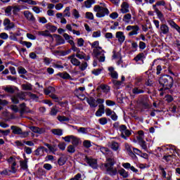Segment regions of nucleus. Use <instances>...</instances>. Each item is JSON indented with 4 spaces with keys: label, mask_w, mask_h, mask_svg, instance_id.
<instances>
[{
    "label": "nucleus",
    "mask_w": 180,
    "mask_h": 180,
    "mask_svg": "<svg viewBox=\"0 0 180 180\" xmlns=\"http://www.w3.org/2000/svg\"><path fill=\"white\" fill-rule=\"evenodd\" d=\"M100 151L106 157V163L103 164L101 166L105 168V171L110 174V176H115L119 173L122 178H129V172L122 168L117 171V168H113V165L116 164L115 158H113V152L106 147H100Z\"/></svg>",
    "instance_id": "f257e3e1"
},
{
    "label": "nucleus",
    "mask_w": 180,
    "mask_h": 180,
    "mask_svg": "<svg viewBox=\"0 0 180 180\" xmlns=\"http://www.w3.org/2000/svg\"><path fill=\"white\" fill-rule=\"evenodd\" d=\"M91 49H94L93 53L95 54L96 57L98 59L100 63H104L105 61V51L102 49V47L99 46V41H94L90 44Z\"/></svg>",
    "instance_id": "f03ea898"
},
{
    "label": "nucleus",
    "mask_w": 180,
    "mask_h": 180,
    "mask_svg": "<svg viewBox=\"0 0 180 180\" xmlns=\"http://www.w3.org/2000/svg\"><path fill=\"white\" fill-rule=\"evenodd\" d=\"M159 83L163 86V88H160V91L171 89L174 85V78L168 75H165L159 78Z\"/></svg>",
    "instance_id": "7ed1b4c3"
},
{
    "label": "nucleus",
    "mask_w": 180,
    "mask_h": 180,
    "mask_svg": "<svg viewBox=\"0 0 180 180\" xmlns=\"http://www.w3.org/2000/svg\"><path fill=\"white\" fill-rule=\"evenodd\" d=\"M94 11L96 12V18H105V16H108L109 13H110L108 8L101 6L99 5H96L94 7Z\"/></svg>",
    "instance_id": "20e7f679"
},
{
    "label": "nucleus",
    "mask_w": 180,
    "mask_h": 180,
    "mask_svg": "<svg viewBox=\"0 0 180 180\" xmlns=\"http://www.w3.org/2000/svg\"><path fill=\"white\" fill-rule=\"evenodd\" d=\"M119 130L121 133V137L124 140H127V138L131 136V131L127 129V127L124 124L120 125Z\"/></svg>",
    "instance_id": "39448f33"
},
{
    "label": "nucleus",
    "mask_w": 180,
    "mask_h": 180,
    "mask_svg": "<svg viewBox=\"0 0 180 180\" xmlns=\"http://www.w3.org/2000/svg\"><path fill=\"white\" fill-rule=\"evenodd\" d=\"M126 30L129 32L128 36H137L139 34V30H140V27L139 25H128L126 27Z\"/></svg>",
    "instance_id": "423d86ee"
},
{
    "label": "nucleus",
    "mask_w": 180,
    "mask_h": 180,
    "mask_svg": "<svg viewBox=\"0 0 180 180\" xmlns=\"http://www.w3.org/2000/svg\"><path fill=\"white\" fill-rule=\"evenodd\" d=\"M115 37L117 38L118 42L120 44H123L124 43V40H126V36L124 35V32L118 31L115 33Z\"/></svg>",
    "instance_id": "0eeeda50"
},
{
    "label": "nucleus",
    "mask_w": 180,
    "mask_h": 180,
    "mask_svg": "<svg viewBox=\"0 0 180 180\" xmlns=\"http://www.w3.org/2000/svg\"><path fill=\"white\" fill-rule=\"evenodd\" d=\"M23 15L27 20H29V22H32L33 23L36 22V18H34V15H33V13H32V12L29 11H25L23 12Z\"/></svg>",
    "instance_id": "6e6552de"
},
{
    "label": "nucleus",
    "mask_w": 180,
    "mask_h": 180,
    "mask_svg": "<svg viewBox=\"0 0 180 180\" xmlns=\"http://www.w3.org/2000/svg\"><path fill=\"white\" fill-rule=\"evenodd\" d=\"M68 59L70 60V63L71 64H72V65H75V67H79V65H81V61H79V60L75 58V54H72L70 56H69Z\"/></svg>",
    "instance_id": "1a4fd4ad"
},
{
    "label": "nucleus",
    "mask_w": 180,
    "mask_h": 180,
    "mask_svg": "<svg viewBox=\"0 0 180 180\" xmlns=\"http://www.w3.org/2000/svg\"><path fill=\"white\" fill-rule=\"evenodd\" d=\"M38 36H44V37H50L51 41H54V38L53 37V35L50 34V31L45 30V31H39L38 32Z\"/></svg>",
    "instance_id": "9d476101"
},
{
    "label": "nucleus",
    "mask_w": 180,
    "mask_h": 180,
    "mask_svg": "<svg viewBox=\"0 0 180 180\" xmlns=\"http://www.w3.org/2000/svg\"><path fill=\"white\" fill-rule=\"evenodd\" d=\"M86 162L91 168H98V160H96V159L87 158Z\"/></svg>",
    "instance_id": "9b49d317"
},
{
    "label": "nucleus",
    "mask_w": 180,
    "mask_h": 180,
    "mask_svg": "<svg viewBox=\"0 0 180 180\" xmlns=\"http://www.w3.org/2000/svg\"><path fill=\"white\" fill-rule=\"evenodd\" d=\"M108 71L111 78H113V79H117V78H119V75L117 74V72L115 70V68L109 67Z\"/></svg>",
    "instance_id": "f8f14e48"
},
{
    "label": "nucleus",
    "mask_w": 180,
    "mask_h": 180,
    "mask_svg": "<svg viewBox=\"0 0 180 180\" xmlns=\"http://www.w3.org/2000/svg\"><path fill=\"white\" fill-rule=\"evenodd\" d=\"M123 168H125V169H130L132 171V172H134L135 174H137L139 172V169H136L134 166H131V165L129 162L122 163Z\"/></svg>",
    "instance_id": "ddd939ff"
},
{
    "label": "nucleus",
    "mask_w": 180,
    "mask_h": 180,
    "mask_svg": "<svg viewBox=\"0 0 180 180\" xmlns=\"http://www.w3.org/2000/svg\"><path fill=\"white\" fill-rule=\"evenodd\" d=\"M157 6H158V5H157V3H156L155 5L153 6V8L158 18L160 19V20L162 21V20H164V15L162 14V13L161 11H160L158 10Z\"/></svg>",
    "instance_id": "4468645a"
},
{
    "label": "nucleus",
    "mask_w": 180,
    "mask_h": 180,
    "mask_svg": "<svg viewBox=\"0 0 180 180\" xmlns=\"http://www.w3.org/2000/svg\"><path fill=\"white\" fill-rule=\"evenodd\" d=\"M20 112L23 115V113H30V110L26 106V103H22L20 104Z\"/></svg>",
    "instance_id": "2eb2a0df"
},
{
    "label": "nucleus",
    "mask_w": 180,
    "mask_h": 180,
    "mask_svg": "<svg viewBox=\"0 0 180 180\" xmlns=\"http://www.w3.org/2000/svg\"><path fill=\"white\" fill-rule=\"evenodd\" d=\"M86 102L87 103H89L90 108H96L98 106V103H96V100H95L94 97L87 98Z\"/></svg>",
    "instance_id": "dca6fc26"
},
{
    "label": "nucleus",
    "mask_w": 180,
    "mask_h": 180,
    "mask_svg": "<svg viewBox=\"0 0 180 180\" xmlns=\"http://www.w3.org/2000/svg\"><path fill=\"white\" fill-rule=\"evenodd\" d=\"M132 94L134 95H139L140 94H144V87L143 86H136L132 89Z\"/></svg>",
    "instance_id": "f3484780"
},
{
    "label": "nucleus",
    "mask_w": 180,
    "mask_h": 180,
    "mask_svg": "<svg viewBox=\"0 0 180 180\" xmlns=\"http://www.w3.org/2000/svg\"><path fill=\"white\" fill-rule=\"evenodd\" d=\"M108 146L111 150H113V151H117V150H119V147H120V145L119 143L112 141L109 143Z\"/></svg>",
    "instance_id": "a211bd4d"
},
{
    "label": "nucleus",
    "mask_w": 180,
    "mask_h": 180,
    "mask_svg": "<svg viewBox=\"0 0 180 180\" xmlns=\"http://www.w3.org/2000/svg\"><path fill=\"white\" fill-rule=\"evenodd\" d=\"M125 148H126L129 155H130V157H131V158H136V155H134V153H133V149L134 148V147H131L129 144L126 143Z\"/></svg>",
    "instance_id": "6ab92c4d"
},
{
    "label": "nucleus",
    "mask_w": 180,
    "mask_h": 180,
    "mask_svg": "<svg viewBox=\"0 0 180 180\" xmlns=\"http://www.w3.org/2000/svg\"><path fill=\"white\" fill-rule=\"evenodd\" d=\"M129 4H127V2H123L121 5V12L122 13H129V12H130V11L129 10Z\"/></svg>",
    "instance_id": "aec40b11"
},
{
    "label": "nucleus",
    "mask_w": 180,
    "mask_h": 180,
    "mask_svg": "<svg viewBox=\"0 0 180 180\" xmlns=\"http://www.w3.org/2000/svg\"><path fill=\"white\" fill-rule=\"evenodd\" d=\"M75 56L79 58V60H85V61H88L91 60V56H86V54L84 52H82V53L80 54H76L75 55Z\"/></svg>",
    "instance_id": "412c9836"
},
{
    "label": "nucleus",
    "mask_w": 180,
    "mask_h": 180,
    "mask_svg": "<svg viewBox=\"0 0 180 180\" xmlns=\"http://www.w3.org/2000/svg\"><path fill=\"white\" fill-rule=\"evenodd\" d=\"M53 38L55 37L56 41L58 46L60 45V44H64V43H65V41L64 40L63 37H61L60 35L54 34L53 35Z\"/></svg>",
    "instance_id": "4be33fe9"
},
{
    "label": "nucleus",
    "mask_w": 180,
    "mask_h": 180,
    "mask_svg": "<svg viewBox=\"0 0 180 180\" xmlns=\"http://www.w3.org/2000/svg\"><path fill=\"white\" fill-rule=\"evenodd\" d=\"M160 33H162V34H168V33H169V27L165 24L161 25Z\"/></svg>",
    "instance_id": "5701e85b"
},
{
    "label": "nucleus",
    "mask_w": 180,
    "mask_h": 180,
    "mask_svg": "<svg viewBox=\"0 0 180 180\" xmlns=\"http://www.w3.org/2000/svg\"><path fill=\"white\" fill-rule=\"evenodd\" d=\"M98 108V110L96 112V116L101 117V116L105 113V105H99Z\"/></svg>",
    "instance_id": "b1692460"
},
{
    "label": "nucleus",
    "mask_w": 180,
    "mask_h": 180,
    "mask_svg": "<svg viewBox=\"0 0 180 180\" xmlns=\"http://www.w3.org/2000/svg\"><path fill=\"white\" fill-rule=\"evenodd\" d=\"M4 91L7 94H15V91H16V87L15 86H7L4 88Z\"/></svg>",
    "instance_id": "393cba45"
},
{
    "label": "nucleus",
    "mask_w": 180,
    "mask_h": 180,
    "mask_svg": "<svg viewBox=\"0 0 180 180\" xmlns=\"http://www.w3.org/2000/svg\"><path fill=\"white\" fill-rule=\"evenodd\" d=\"M11 129L12 130L13 134H17L19 136L20 134V132L22 131V128L18 126L12 125L11 127Z\"/></svg>",
    "instance_id": "a878e982"
},
{
    "label": "nucleus",
    "mask_w": 180,
    "mask_h": 180,
    "mask_svg": "<svg viewBox=\"0 0 180 180\" xmlns=\"http://www.w3.org/2000/svg\"><path fill=\"white\" fill-rule=\"evenodd\" d=\"M167 149H169V151H170L172 154H177V155H180L179 149L176 148L175 146L171 145V146H169Z\"/></svg>",
    "instance_id": "bb28decb"
},
{
    "label": "nucleus",
    "mask_w": 180,
    "mask_h": 180,
    "mask_svg": "<svg viewBox=\"0 0 180 180\" xmlns=\"http://www.w3.org/2000/svg\"><path fill=\"white\" fill-rule=\"evenodd\" d=\"M167 149H169V151H170L172 154H177V155H180L179 149L176 148L175 146L171 145V146H169Z\"/></svg>",
    "instance_id": "cd10ccee"
},
{
    "label": "nucleus",
    "mask_w": 180,
    "mask_h": 180,
    "mask_svg": "<svg viewBox=\"0 0 180 180\" xmlns=\"http://www.w3.org/2000/svg\"><path fill=\"white\" fill-rule=\"evenodd\" d=\"M58 77L63 78V79H71V75L68 74L67 72H59L57 74Z\"/></svg>",
    "instance_id": "c85d7f7f"
},
{
    "label": "nucleus",
    "mask_w": 180,
    "mask_h": 180,
    "mask_svg": "<svg viewBox=\"0 0 180 180\" xmlns=\"http://www.w3.org/2000/svg\"><path fill=\"white\" fill-rule=\"evenodd\" d=\"M20 167L21 169L26 171V169H27V159H25V160H20Z\"/></svg>",
    "instance_id": "c756f323"
},
{
    "label": "nucleus",
    "mask_w": 180,
    "mask_h": 180,
    "mask_svg": "<svg viewBox=\"0 0 180 180\" xmlns=\"http://www.w3.org/2000/svg\"><path fill=\"white\" fill-rule=\"evenodd\" d=\"M57 119L60 123H65V122H70V118L64 115H58Z\"/></svg>",
    "instance_id": "7c9ffc66"
},
{
    "label": "nucleus",
    "mask_w": 180,
    "mask_h": 180,
    "mask_svg": "<svg viewBox=\"0 0 180 180\" xmlns=\"http://www.w3.org/2000/svg\"><path fill=\"white\" fill-rule=\"evenodd\" d=\"M44 146H46V147L49 148V151H51L52 154H56V151H57V148L56 147V146H51L46 143H44Z\"/></svg>",
    "instance_id": "2f4dec72"
},
{
    "label": "nucleus",
    "mask_w": 180,
    "mask_h": 180,
    "mask_svg": "<svg viewBox=\"0 0 180 180\" xmlns=\"http://www.w3.org/2000/svg\"><path fill=\"white\" fill-rule=\"evenodd\" d=\"M55 91L56 89H54L53 86H49L48 88L44 89V93L45 95H50V94H53V92Z\"/></svg>",
    "instance_id": "473e14b6"
},
{
    "label": "nucleus",
    "mask_w": 180,
    "mask_h": 180,
    "mask_svg": "<svg viewBox=\"0 0 180 180\" xmlns=\"http://www.w3.org/2000/svg\"><path fill=\"white\" fill-rule=\"evenodd\" d=\"M102 89L103 92H104L105 94H108V92H109V91H110V88L109 87V86L105 85V84H101L98 87V89Z\"/></svg>",
    "instance_id": "72a5a7b5"
},
{
    "label": "nucleus",
    "mask_w": 180,
    "mask_h": 180,
    "mask_svg": "<svg viewBox=\"0 0 180 180\" xmlns=\"http://www.w3.org/2000/svg\"><path fill=\"white\" fill-rule=\"evenodd\" d=\"M58 113V108H57V107L55 105V106H53L51 108V111L49 112V115L51 116H57V114Z\"/></svg>",
    "instance_id": "f704fd0d"
},
{
    "label": "nucleus",
    "mask_w": 180,
    "mask_h": 180,
    "mask_svg": "<svg viewBox=\"0 0 180 180\" xmlns=\"http://www.w3.org/2000/svg\"><path fill=\"white\" fill-rule=\"evenodd\" d=\"M21 86L23 91H32L33 89V86L31 84H23Z\"/></svg>",
    "instance_id": "c9c22d12"
},
{
    "label": "nucleus",
    "mask_w": 180,
    "mask_h": 180,
    "mask_svg": "<svg viewBox=\"0 0 180 180\" xmlns=\"http://www.w3.org/2000/svg\"><path fill=\"white\" fill-rule=\"evenodd\" d=\"M143 58H146L144 53H140L134 58V60L137 63L138 61H141Z\"/></svg>",
    "instance_id": "e433bc0d"
},
{
    "label": "nucleus",
    "mask_w": 180,
    "mask_h": 180,
    "mask_svg": "<svg viewBox=\"0 0 180 180\" xmlns=\"http://www.w3.org/2000/svg\"><path fill=\"white\" fill-rule=\"evenodd\" d=\"M18 2H23L24 4H27L28 5H37V1L34 0H18Z\"/></svg>",
    "instance_id": "4c0bfd02"
},
{
    "label": "nucleus",
    "mask_w": 180,
    "mask_h": 180,
    "mask_svg": "<svg viewBox=\"0 0 180 180\" xmlns=\"http://www.w3.org/2000/svg\"><path fill=\"white\" fill-rule=\"evenodd\" d=\"M131 20V14L130 13H127L124 15L122 19L123 22H124L125 23H130Z\"/></svg>",
    "instance_id": "58836bf2"
},
{
    "label": "nucleus",
    "mask_w": 180,
    "mask_h": 180,
    "mask_svg": "<svg viewBox=\"0 0 180 180\" xmlns=\"http://www.w3.org/2000/svg\"><path fill=\"white\" fill-rule=\"evenodd\" d=\"M169 25L172 27H174V29H176V30L178 32L180 30V27L174 22V20H169L167 21Z\"/></svg>",
    "instance_id": "ea45409f"
},
{
    "label": "nucleus",
    "mask_w": 180,
    "mask_h": 180,
    "mask_svg": "<svg viewBox=\"0 0 180 180\" xmlns=\"http://www.w3.org/2000/svg\"><path fill=\"white\" fill-rule=\"evenodd\" d=\"M51 133L55 134V136H63V129H53L51 130Z\"/></svg>",
    "instance_id": "a19ab883"
},
{
    "label": "nucleus",
    "mask_w": 180,
    "mask_h": 180,
    "mask_svg": "<svg viewBox=\"0 0 180 180\" xmlns=\"http://www.w3.org/2000/svg\"><path fill=\"white\" fill-rule=\"evenodd\" d=\"M174 155H165L163 156L162 160L166 161V162H171L173 160Z\"/></svg>",
    "instance_id": "79ce46f5"
},
{
    "label": "nucleus",
    "mask_w": 180,
    "mask_h": 180,
    "mask_svg": "<svg viewBox=\"0 0 180 180\" xmlns=\"http://www.w3.org/2000/svg\"><path fill=\"white\" fill-rule=\"evenodd\" d=\"M122 83L123 82H122L121 81H117V80L112 81V84H114V88L115 89H119L120 88V86H122Z\"/></svg>",
    "instance_id": "37998d69"
},
{
    "label": "nucleus",
    "mask_w": 180,
    "mask_h": 180,
    "mask_svg": "<svg viewBox=\"0 0 180 180\" xmlns=\"http://www.w3.org/2000/svg\"><path fill=\"white\" fill-rule=\"evenodd\" d=\"M35 155H43L44 152L43 150V146H39L35 151Z\"/></svg>",
    "instance_id": "c03bdc74"
},
{
    "label": "nucleus",
    "mask_w": 180,
    "mask_h": 180,
    "mask_svg": "<svg viewBox=\"0 0 180 180\" xmlns=\"http://www.w3.org/2000/svg\"><path fill=\"white\" fill-rule=\"evenodd\" d=\"M29 134H30V131H23L21 129L20 134H19L20 137H21L22 139H26L27 137H29Z\"/></svg>",
    "instance_id": "a18cd8bd"
},
{
    "label": "nucleus",
    "mask_w": 180,
    "mask_h": 180,
    "mask_svg": "<svg viewBox=\"0 0 180 180\" xmlns=\"http://www.w3.org/2000/svg\"><path fill=\"white\" fill-rule=\"evenodd\" d=\"M46 29L48 30H49L50 32H51L52 33H54V32H56V30H57V27H56L54 25H51L50 24H46Z\"/></svg>",
    "instance_id": "49530a36"
},
{
    "label": "nucleus",
    "mask_w": 180,
    "mask_h": 180,
    "mask_svg": "<svg viewBox=\"0 0 180 180\" xmlns=\"http://www.w3.org/2000/svg\"><path fill=\"white\" fill-rule=\"evenodd\" d=\"M79 68L81 71H85V70L88 68V63L83 62L82 64L80 63V65H79Z\"/></svg>",
    "instance_id": "de8ad7c7"
},
{
    "label": "nucleus",
    "mask_w": 180,
    "mask_h": 180,
    "mask_svg": "<svg viewBox=\"0 0 180 180\" xmlns=\"http://www.w3.org/2000/svg\"><path fill=\"white\" fill-rule=\"evenodd\" d=\"M71 142L73 146H78L79 144V139L72 135Z\"/></svg>",
    "instance_id": "09e8293b"
},
{
    "label": "nucleus",
    "mask_w": 180,
    "mask_h": 180,
    "mask_svg": "<svg viewBox=\"0 0 180 180\" xmlns=\"http://www.w3.org/2000/svg\"><path fill=\"white\" fill-rule=\"evenodd\" d=\"M5 13L8 15V16H11V15H12V6H8L6 7Z\"/></svg>",
    "instance_id": "8fccbe9b"
},
{
    "label": "nucleus",
    "mask_w": 180,
    "mask_h": 180,
    "mask_svg": "<svg viewBox=\"0 0 180 180\" xmlns=\"http://www.w3.org/2000/svg\"><path fill=\"white\" fill-rule=\"evenodd\" d=\"M20 44L22 46H26L27 49H30L32 47V42L26 41H20Z\"/></svg>",
    "instance_id": "3c124183"
},
{
    "label": "nucleus",
    "mask_w": 180,
    "mask_h": 180,
    "mask_svg": "<svg viewBox=\"0 0 180 180\" xmlns=\"http://www.w3.org/2000/svg\"><path fill=\"white\" fill-rule=\"evenodd\" d=\"M94 0H86V1H84V6L86 8H91V6H92V4H94Z\"/></svg>",
    "instance_id": "603ef678"
},
{
    "label": "nucleus",
    "mask_w": 180,
    "mask_h": 180,
    "mask_svg": "<svg viewBox=\"0 0 180 180\" xmlns=\"http://www.w3.org/2000/svg\"><path fill=\"white\" fill-rule=\"evenodd\" d=\"M66 162H67V159L64 157H62L58 159V165L63 166L64 165V164H65Z\"/></svg>",
    "instance_id": "864d4df0"
},
{
    "label": "nucleus",
    "mask_w": 180,
    "mask_h": 180,
    "mask_svg": "<svg viewBox=\"0 0 180 180\" xmlns=\"http://www.w3.org/2000/svg\"><path fill=\"white\" fill-rule=\"evenodd\" d=\"M18 74H27V70L25 68L20 66L18 68Z\"/></svg>",
    "instance_id": "5fc2aeb1"
},
{
    "label": "nucleus",
    "mask_w": 180,
    "mask_h": 180,
    "mask_svg": "<svg viewBox=\"0 0 180 180\" xmlns=\"http://www.w3.org/2000/svg\"><path fill=\"white\" fill-rule=\"evenodd\" d=\"M72 15L74 16L75 19H78L79 18V12L77 9H73Z\"/></svg>",
    "instance_id": "6e6d98bb"
},
{
    "label": "nucleus",
    "mask_w": 180,
    "mask_h": 180,
    "mask_svg": "<svg viewBox=\"0 0 180 180\" xmlns=\"http://www.w3.org/2000/svg\"><path fill=\"white\" fill-rule=\"evenodd\" d=\"M11 99V102H13V103H14L15 105H18V103H19V98L17 95L13 96Z\"/></svg>",
    "instance_id": "4d7b16f0"
},
{
    "label": "nucleus",
    "mask_w": 180,
    "mask_h": 180,
    "mask_svg": "<svg viewBox=\"0 0 180 180\" xmlns=\"http://www.w3.org/2000/svg\"><path fill=\"white\" fill-rule=\"evenodd\" d=\"M12 10L13 15H18V12L20 11V8L18 6H12Z\"/></svg>",
    "instance_id": "13d9d810"
},
{
    "label": "nucleus",
    "mask_w": 180,
    "mask_h": 180,
    "mask_svg": "<svg viewBox=\"0 0 180 180\" xmlns=\"http://www.w3.org/2000/svg\"><path fill=\"white\" fill-rule=\"evenodd\" d=\"M103 70V68L94 69L91 72L94 75H99L102 72Z\"/></svg>",
    "instance_id": "bf43d9fd"
},
{
    "label": "nucleus",
    "mask_w": 180,
    "mask_h": 180,
    "mask_svg": "<svg viewBox=\"0 0 180 180\" xmlns=\"http://www.w3.org/2000/svg\"><path fill=\"white\" fill-rule=\"evenodd\" d=\"M85 43V41L82 38L77 39V46L78 47H82L84 46V44Z\"/></svg>",
    "instance_id": "052dcab7"
},
{
    "label": "nucleus",
    "mask_w": 180,
    "mask_h": 180,
    "mask_svg": "<svg viewBox=\"0 0 180 180\" xmlns=\"http://www.w3.org/2000/svg\"><path fill=\"white\" fill-rule=\"evenodd\" d=\"M30 99H32L33 101H39V96L34 94L29 93L28 94Z\"/></svg>",
    "instance_id": "680f3d73"
},
{
    "label": "nucleus",
    "mask_w": 180,
    "mask_h": 180,
    "mask_svg": "<svg viewBox=\"0 0 180 180\" xmlns=\"http://www.w3.org/2000/svg\"><path fill=\"white\" fill-rule=\"evenodd\" d=\"M86 19H89V20H94V13H92L91 12H86Z\"/></svg>",
    "instance_id": "e2e57ef3"
},
{
    "label": "nucleus",
    "mask_w": 180,
    "mask_h": 180,
    "mask_svg": "<svg viewBox=\"0 0 180 180\" xmlns=\"http://www.w3.org/2000/svg\"><path fill=\"white\" fill-rule=\"evenodd\" d=\"M98 122L100 124L103 126L108 123V119H106V117H102L98 120Z\"/></svg>",
    "instance_id": "0e129e2a"
},
{
    "label": "nucleus",
    "mask_w": 180,
    "mask_h": 180,
    "mask_svg": "<svg viewBox=\"0 0 180 180\" xmlns=\"http://www.w3.org/2000/svg\"><path fill=\"white\" fill-rule=\"evenodd\" d=\"M83 146L86 148H89L92 147V144H91V141H84L83 142Z\"/></svg>",
    "instance_id": "69168bd1"
},
{
    "label": "nucleus",
    "mask_w": 180,
    "mask_h": 180,
    "mask_svg": "<svg viewBox=\"0 0 180 180\" xmlns=\"http://www.w3.org/2000/svg\"><path fill=\"white\" fill-rule=\"evenodd\" d=\"M64 12V16H68V18H70L71 16V13H70V7H66Z\"/></svg>",
    "instance_id": "338daca9"
},
{
    "label": "nucleus",
    "mask_w": 180,
    "mask_h": 180,
    "mask_svg": "<svg viewBox=\"0 0 180 180\" xmlns=\"http://www.w3.org/2000/svg\"><path fill=\"white\" fill-rule=\"evenodd\" d=\"M81 176H82V175H81V174H77V175H75V176H74V178H72L70 180H82V179H81Z\"/></svg>",
    "instance_id": "774afa93"
}]
</instances>
